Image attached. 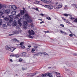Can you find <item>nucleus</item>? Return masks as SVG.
I'll return each instance as SVG.
<instances>
[{"label": "nucleus", "mask_w": 77, "mask_h": 77, "mask_svg": "<svg viewBox=\"0 0 77 77\" xmlns=\"http://www.w3.org/2000/svg\"><path fill=\"white\" fill-rule=\"evenodd\" d=\"M17 25V22L16 21H14L13 23V26L15 27Z\"/></svg>", "instance_id": "10"}, {"label": "nucleus", "mask_w": 77, "mask_h": 77, "mask_svg": "<svg viewBox=\"0 0 77 77\" xmlns=\"http://www.w3.org/2000/svg\"><path fill=\"white\" fill-rule=\"evenodd\" d=\"M22 69L23 70H26V69H27V68H22Z\"/></svg>", "instance_id": "43"}, {"label": "nucleus", "mask_w": 77, "mask_h": 77, "mask_svg": "<svg viewBox=\"0 0 77 77\" xmlns=\"http://www.w3.org/2000/svg\"><path fill=\"white\" fill-rule=\"evenodd\" d=\"M33 9H34V10H35V8H33Z\"/></svg>", "instance_id": "63"}, {"label": "nucleus", "mask_w": 77, "mask_h": 77, "mask_svg": "<svg viewBox=\"0 0 77 77\" xmlns=\"http://www.w3.org/2000/svg\"><path fill=\"white\" fill-rule=\"evenodd\" d=\"M2 24H3V23H2V20L0 19V25H2Z\"/></svg>", "instance_id": "28"}, {"label": "nucleus", "mask_w": 77, "mask_h": 77, "mask_svg": "<svg viewBox=\"0 0 77 77\" xmlns=\"http://www.w3.org/2000/svg\"><path fill=\"white\" fill-rule=\"evenodd\" d=\"M9 19H10V20H11V18H10V17H9V18H8V17H5L4 18V19L6 21H8L9 20Z\"/></svg>", "instance_id": "17"}, {"label": "nucleus", "mask_w": 77, "mask_h": 77, "mask_svg": "<svg viewBox=\"0 0 77 77\" xmlns=\"http://www.w3.org/2000/svg\"><path fill=\"white\" fill-rule=\"evenodd\" d=\"M11 48L10 49L9 51H10L11 52H13L16 48Z\"/></svg>", "instance_id": "6"}, {"label": "nucleus", "mask_w": 77, "mask_h": 77, "mask_svg": "<svg viewBox=\"0 0 77 77\" xmlns=\"http://www.w3.org/2000/svg\"><path fill=\"white\" fill-rule=\"evenodd\" d=\"M20 56L19 55L17 54L15 55V57H19Z\"/></svg>", "instance_id": "31"}, {"label": "nucleus", "mask_w": 77, "mask_h": 77, "mask_svg": "<svg viewBox=\"0 0 77 77\" xmlns=\"http://www.w3.org/2000/svg\"><path fill=\"white\" fill-rule=\"evenodd\" d=\"M35 51V49L34 48H32V53H33Z\"/></svg>", "instance_id": "26"}, {"label": "nucleus", "mask_w": 77, "mask_h": 77, "mask_svg": "<svg viewBox=\"0 0 77 77\" xmlns=\"http://www.w3.org/2000/svg\"><path fill=\"white\" fill-rule=\"evenodd\" d=\"M20 47L22 48L23 49H24L25 48V46L24 45H21Z\"/></svg>", "instance_id": "27"}, {"label": "nucleus", "mask_w": 77, "mask_h": 77, "mask_svg": "<svg viewBox=\"0 0 77 77\" xmlns=\"http://www.w3.org/2000/svg\"><path fill=\"white\" fill-rule=\"evenodd\" d=\"M43 54H44V55H47V53L45 52L43 53Z\"/></svg>", "instance_id": "45"}, {"label": "nucleus", "mask_w": 77, "mask_h": 77, "mask_svg": "<svg viewBox=\"0 0 77 77\" xmlns=\"http://www.w3.org/2000/svg\"><path fill=\"white\" fill-rule=\"evenodd\" d=\"M23 44H24V43H23V42H21L20 44V45H21H21H23Z\"/></svg>", "instance_id": "34"}, {"label": "nucleus", "mask_w": 77, "mask_h": 77, "mask_svg": "<svg viewBox=\"0 0 77 77\" xmlns=\"http://www.w3.org/2000/svg\"><path fill=\"white\" fill-rule=\"evenodd\" d=\"M72 6H74V7H75V8H77V5H76L75 4H73Z\"/></svg>", "instance_id": "29"}, {"label": "nucleus", "mask_w": 77, "mask_h": 77, "mask_svg": "<svg viewBox=\"0 0 77 77\" xmlns=\"http://www.w3.org/2000/svg\"><path fill=\"white\" fill-rule=\"evenodd\" d=\"M64 20H65V22L66 23H68V22H69L68 21L66 20H65V19H64Z\"/></svg>", "instance_id": "37"}, {"label": "nucleus", "mask_w": 77, "mask_h": 77, "mask_svg": "<svg viewBox=\"0 0 77 77\" xmlns=\"http://www.w3.org/2000/svg\"><path fill=\"white\" fill-rule=\"evenodd\" d=\"M3 15V12L0 11V16H2Z\"/></svg>", "instance_id": "33"}, {"label": "nucleus", "mask_w": 77, "mask_h": 77, "mask_svg": "<svg viewBox=\"0 0 77 77\" xmlns=\"http://www.w3.org/2000/svg\"><path fill=\"white\" fill-rule=\"evenodd\" d=\"M75 56H77V54H75Z\"/></svg>", "instance_id": "61"}, {"label": "nucleus", "mask_w": 77, "mask_h": 77, "mask_svg": "<svg viewBox=\"0 0 77 77\" xmlns=\"http://www.w3.org/2000/svg\"><path fill=\"white\" fill-rule=\"evenodd\" d=\"M11 8L12 9L15 10V9H17V8L15 5H12L11 6Z\"/></svg>", "instance_id": "13"}, {"label": "nucleus", "mask_w": 77, "mask_h": 77, "mask_svg": "<svg viewBox=\"0 0 77 77\" xmlns=\"http://www.w3.org/2000/svg\"><path fill=\"white\" fill-rule=\"evenodd\" d=\"M3 8H6V5H3Z\"/></svg>", "instance_id": "44"}, {"label": "nucleus", "mask_w": 77, "mask_h": 77, "mask_svg": "<svg viewBox=\"0 0 77 77\" xmlns=\"http://www.w3.org/2000/svg\"><path fill=\"white\" fill-rule=\"evenodd\" d=\"M69 16H70V19L71 20H73L75 19V18L72 17V15L69 14Z\"/></svg>", "instance_id": "12"}, {"label": "nucleus", "mask_w": 77, "mask_h": 77, "mask_svg": "<svg viewBox=\"0 0 77 77\" xmlns=\"http://www.w3.org/2000/svg\"><path fill=\"white\" fill-rule=\"evenodd\" d=\"M47 75V73H45L42 75V77H45L46 75Z\"/></svg>", "instance_id": "23"}, {"label": "nucleus", "mask_w": 77, "mask_h": 77, "mask_svg": "<svg viewBox=\"0 0 77 77\" xmlns=\"http://www.w3.org/2000/svg\"><path fill=\"white\" fill-rule=\"evenodd\" d=\"M63 15L64 16H65V17H68V15H69V14H64Z\"/></svg>", "instance_id": "24"}, {"label": "nucleus", "mask_w": 77, "mask_h": 77, "mask_svg": "<svg viewBox=\"0 0 77 77\" xmlns=\"http://www.w3.org/2000/svg\"><path fill=\"white\" fill-rule=\"evenodd\" d=\"M65 70H66V71H68V69H66V68H65Z\"/></svg>", "instance_id": "55"}, {"label": "nucleus", "mask_w": 77, "mask_h": 77, "mask_svg": "<svg viewBox=\"0 0 77 77\" xmlns=\"http://www.w3.org/2000/svg\"><path fill=\"white\" fill-rule=\"evenodd\" d=\"M45 8H48L49 5H45V6L43 5Z\"/></svg>", "instance_id": "32"}, {"label": "nucleus", "mask_w": 77, "mask_h": 77, "mask_svg": "<svg viewBox=\"0 0 77 77\" xmlns=\"http://www.w3.org/2000/svg\"><path fill=\"white\" fill-rule=\"evenodd\" d=\"M43 53L42 52H40V53H39L38 54H43Z\"/></svg>", "instance_id": "49"}, {"label": "nucleus", "mask_w": 77, "mask_h": 77, "mask_svg": "<svg viewBox=\"0 0 77 77\" xmlns=\"http://www.w3.org/2000/svg\"><path fill=\"white\" fill-rule=\"evenodd\" d=\"M62 7V5H60L59 3L57 2L54 6L55 9H60Z\"/></svg>", "instance_id": "4"}, {"label": "nucleus", "mask_w": 77, "mask_h": 77, "mask_svg": "<svg viewBox=\"0 0 77 77\" xmlns=\"http://www.w3.org/2000/svg\"><path fill=\"white\" fill-rule=\"evenodd\" d=\"M10 48H11V46L10 45H6L5 47V48L6 50H10Z\"/></svg>", "instance_id": "8"}, {"label": "nucleus", "mask_w": 77, "mask_h": 77, "mask_svg": "<svg viewBox=\"0 0 77 77\" xmlns=\"http://www.w3.org/2000/svg\"><path fill=\"white\" fill-rule=\"evenodd\" d=\"M12 23V22H10V20H9V23L7 24L8 26H11L12 25V23Z\"/></svg>", "instance_id": "20"}, {"label": "nucleus", "mask_w": 77, "mask_h": 77, "mask_svg": "<svg viewBox=\"0 0 77 77\" xmlns=\"http://www.w3.org/2000/svg\"><path fill=\"white\" fill-rule=\"evenodd\" d=\"M2 27L4 28V29H7V25H6L5 24H3L2 25Z\"/></svg>", "instance_id": "15"}, {"label": "nucleus", "mask_w": 77, "mask_h": 77, "mask_svg": "<svg viewBox=\"0 0 77 77\" xmlns=\"http://www.w3.org/2000/svg\"><path fill=\"white\" fill-rule=\"evenodd\" d=\"M18 17H20V14H18L15 17L16 18H18Z\"/></svg>", "instance_id": "25"}, {"label": "nucleus", "mask_w": 77, "mask_h": 77, "mask_svg": "<svg viewBox=\"0 0 77 77\" xmlns=\"http://www.w3.org/2000/svg\"><path fill=\"white\" fill-rule=\"evenodd\" d=\"M38 20H40V21H42V19H38Z\"/></svg>", "instance_id": "59"}, {"label": "nucleus", "mask_w": 77, "mask_h": 77, "mask_svg": "<svg viewBox=\"0 0 77 77\" xmlns=\"http://www.w3.org/2000/svg\"><path fill=\"white\" fill-rule=\"evenodd\" d=\"M42 23H44V21H42L40 22V24H42Z\"/></svg>", "instance_id": "46"}, {"label": "nucleus", "mask_w": 77, "mask_h": 77, "mask_svg": "<svg viewBox=\"0 0 77 77\" xmlns=\"http://www.w3.org/2000/svg\"><path fill=\"white\" fill-rule=\"evenodd\" d=\"M47 75L49 77H53V74L51 73H47Z\"/></svg>", "instance_id": "11"}, {"label": "nucleus", "mask_w": 77, "mask_h": 77, "mask_svg": "<svg viewBox=\"0 0 77 77\" xmlns=\"http://www.w3.org/2000/svg\"><path fill=\"white\" fill-rule=\"evenodd\" d=\"M23 10H21L20 11V14L21 15H23L24 14V11H25V8H23Z\"/></svg>", "instance_id": "7"}, {"label": "nucleus", "mask_w": 77, "mask_h": 77, "mask_svg": "<svg viewBox=\"0 0 77 77\" xmlns=\"http://www.w3.org/2000/svg\"><path fill=\"white\" fill-rule=\"evenodd\" d=\"M35 55H36V56H38V54H36Z\"/></svg>", "instance_id": "60"}, {"label": "nucleus", "mask_w": 77, "mask_h": 77, "mask_svg": "<svg viewBox=\"0 0 77 77\" xmlns=\"http://www.w3.org/2000/svg\"><path fill=\"white\" fill-rule=\"evenodd\" d=\"M60 32L61 33H62V34H63V35H67L66 32H63L62 30H60Z\"/></svg>", "instance_id": "18"}, {"label": "nucleus", "mask_w": 77, "mask_h": 77, "mask_svg": "<svg viewBox=\"0 0 77 77\" xmlns=\"http://www.w3.org/2000/svg\"><path fill=\"white\" fill-rule=\"evenodd\" d=\"M24 17L25 18H23V19L25 20L26 21H24L23 22V27L24 29H26L27 28V26H28V23H27V22H28V23H31L32 22V20L29 18V14H25L24 15Z\"/></svg>", "instance_id": "1"}, {"label": "nucleus", "mask_w": 77, "mask_h": 77, "mask_svg": "<svg viewBox=\"0 0 77 77\" xmlns=\"http://www.w3.org/2000/svg\"><path fill=\"white\" fill-rule=\"evenodd\" d=\"M5 12L7 14H9V13L10 12V10L7 9L5 10Z\"/></svg>", "instance_id": "9"}, {"label": "nucleus", "mask_w": 77, "mask_h": 77, "mask_svg": "<svg viewBox=\"0 0 77 77\" xmlns=\"http://www.w3.org/2000/svg\"><path fill=\"white\" fill-rule=\"evenodd\" d=\"M23 19L20 18V19L18 21V23L19 24L20 26H22V23H21V21H22Z\"/></svg>", "instance_id": "5"}, {"label": "nucleus", "mask_w": 77, "mask_h": 77, "mask_svg": "<svg viewBox=\"0 0 77 77\" xmlns=\"http://www.w3.org/2000/svg\"><path fill=\"white\" fill-rule=\"evenodd\" d=\"M2 5L0 4V9H2Z\"/></svg>", "instance_id": "39"}, {"label": "nucleus", "mask_w": 77, "mask_h": 77, "mask_svg": "<svg viewBox=\"0 0 77 77\" xmlns=\"http://www.w3.org/2000/svg\"><path fill=\"white\" fill-rule=\"evenodd\" d=\"M46 18L47 19V20H51V17H46Z\"/></svg>", "instance_id": "21"}, {"label": "nucleus", "mask_w": 77, "mask_h": 77, "mask_svg": "<svg viewBox=\"0 0 77 77\" xmlns=\"http://www.w3.org/2000/svg\"><path fill=\"white\" fill-rule=\"evenodd\" d=\"M45 33H50V32L49 31H44Z\"/></svg>", "instance_id": "47"}, {"label": "nucleus", "mask_w": 77, "mask_h": 77, "mask_svg": "<svg viewBox=\"0 0 77 77\" xmlns=\"http://www.w3.org/2000/svg\"><path fill=\"white\" fill-rule=\"evenodd\" d=\"M16 28L17 29H20V28H19V26H16Z\"/></svg>", "instance_id": "42"}, {"label": "nucleus", "mask_w": 77, "mask_h": 77, "mask_svg": "<svg viewBox=\"0 0 77 77\" xmlns=\"http://www.w3.org/2000/svg\"><path fill=\"white\" fill-rule=\"evenodd\" d=\"M39 3V2L38 1H36L35 2V3L36 4V5H38V4Z\"/></svg>", "instance_id": "30"}, {"label": "nucleus", "mask_w": 77, "mask_h": 77, "mask_svg": "<svg viewBox=\"0 0 77 77\" xmlns=\"http://www.w3.org/2000/svg\"><path fill=\"white\" fill-rule=\"evenodd\" d=\"M34 48H38V47L36 46H35Z\"/></svg>", "instance_id": "53"}, {"label": "nucleus", "mask_w": 77, "mask_h": 77, "mask_svg": "<svg viewBox=\"0 0 77 77\" xmlns=\"http://www.w3.org/2000/svg\"><path fill=\"white\" fill-rule=\"evenodd\" d=\"M27 50L28 51H29V50H30V48H27Z\"/></svg>", "instance_id": "52"}, {"label": "nucleus", "mask_w": 77, "mask_h": 77, "mask_svg": "<svg viewBox=\"0 0 77 77\" xmlns=\"http://www.w3.org/2000/svg\"><path fill=\"white\" fill-rule=\"evenodd\" d=\"M12 35H14L13 34H9V36H12Z\"/></svg>", "instance_id": "50"}, {"label": "nucleus", "mask_w": 77, "mask_h": 77, "mask_svg": "<svg viewBox=\"0 0 77 77\" xmlns=\"http://www.w3.org/2000/svg\"><path fill=\"white\" fill-rule=\"evenodd\" d=\"M31 45H29L28 46V47H29V48H30V47H31Z\"/></svg>", "instance_id": "58"}, {"label": "nucleus", "mask_w": 77, "mask_h": 77, "mask_svg": "<svg viewBox=\"0 0 77 77\" xmlns=\"http://www.w3.org/2000/svg\"><path fill=\"white\" fill-rule=\"evenodd\" d=\"M54 72V73H55V74H57V72Z\"/></svg>", "instance_id": "54"}, {"label": "nucleus", "mask_w": 77, "mask_h": 77, "mask_svg": "<svg viewBox=\"0 0 77 77\" xmlns=\"http://www.w3.org/2000/svg\"><path fill=\"white\" fill-rule=\"evenodd\" d=\"M35 11H38V8H36L35 9Z\"/></svg>", "instance_id": "51"}, {"label": "nucleus", "mask_w": 77, "mask_h": 77, "mask_svg": "<svg viewBox=\"0 0 77 77\" xmlns=\"http://www.w3.org/2000/svg\"><path fill=\"white\" fill-rule=\"evenodd\" d=\"M70 32L71 33H72V32H71L70 31Z\"/></svg>", "instance_id": "62"}, {"label": "nucleus", "mask_w": 77, "mask_h": 77, "mask_svg": "<svg viewBox=\"0 0 77 77\" xmlns=\"http://www.w3.org/2000/svg\"><path fill=\"white\" fill-rule=\"evenodd\" d=\"M48 9H50V10H51L52 9H53V8L54 7L53 6H49L48 7Z\"/></svg>", "instance_id": "16"}, {"label": "nucleus", "mask_w": 77, "mask_h": 77, "mask_svg": "<svg viewBox=\"0 0 77 77\" xmlns=\"http://www.w3.org/2000/svg\"><path fill=\"white\" fill-rule=\"evenodd\" d=\"M12 41H16L17 42H19V41L17 40L16 38H14L12 39Z\"/></svg>", "instance_id": "22"}, {"label": "nucleus", "mask_w": 77, "mask_h": 77, "mask_svg": "<svg viewBox=\"0 0 77 77\" xmlns=\"http://www.w3.org/2000/svg\"><path fill=\"white\" fill-rule=\"evenodd\" d=\"M49 2H51V3L52 2V0H49Z\"/></svg>", "instance_id": "57"}, {"label": "nucleus", "mask_w": 77, "mask_h": 77, "mask_svg": "<svg viewBox=\"0 0 77 77\" xmlns=\"http://www.w3.org/2000/svg\"><path fill=\"white\" fill-rule=\"evenodd\" d=\"M16 13V11H13L11 12V14L12 15H10L9 16V17L11 18V19L10 20V22L11 23V22H13V18H14V17H13V15H14Z\"/></svg>", "instance_id": "2"}, {"label": "nucleus", "mask_w": 77, "mask_h": 77, "mask_svg": "<svg viewBox=\"0 0 77 77\" xmlns=\"http://www.w3.org/2000/svg\"><path fill=\"white\" fill-rule=\"evenodd\" d=\"M28 32L29 35V37L30 38H32V39L33 38V37H32V36H31L30 35H34L35 32H34L33 30H31V31H30V30H29Z\"/></svg>", "instance_id": "3"}, {"label": "nucleus", "mask_w": 77, "mask_h": 77, "mask_svg": "<svg viewBox=\"0 0 77 77\" xmlns=\"http://www.w3.org/2000/svg\"><path fill=\"white\" fill-rule=\"evenodd\" d=\"M22 55L23 56H25V55H26V53L23 52L22 53Z\"/></svg>", "instance_id": "36"}, {"label": "nucleus", "mask_w": 77, "mask_h": 77, "mask_svg": "<svg viewBox=\"0 0 77 77\" xmlns=\"http://www.w3.org/2000/svg\"><path fill=\"white\" fill-rule=\"evenodd\" d=\"M64 10H66L68 9V6L67 5H65L64 8Z\"/></svg>", "instance_id": "19"}, {"label": "nucleus", "mask_w": 77, "mask_h": 77, "mask_svg": "<svg viewBox=\"0 0 77 77\" xmlns=\"http://www.w3.org/2000/svg\"><path fill=\"white\" fill-rule=\"evenodd\" d=\"M13 33H14V34H18L19 33V32H18V31H17V30H15V31H14L13 32Z\"/></svg>", "instance_id": "14"}, {"label": "nucleus", "mask_w": 77, "mask_h": 77, "mask_svg": "<svg viewBox=\"0 0 77 77\" xmlns=\"http://www.w3.org/2000/svg\"><path fill=\"white\" fill-rule=\"evenodd\" d=\"M60 26H61V27H64V25L63 24H61L60 25Z\"/></svg>", "instance_id": "41"}, {"label": "nucleus", "mask_w": 77, "mask_h": 77, "mask_svg": "<svg viewBox=\"0 0 77 77\" xmlns=\"http://www.w3.org/2000/svg\"><path fill=\"white\" fill-rule=\"evenodd\" d=\"M2 18H4V16H2Z\"/></svg>", "instance_id": "64"}, {"label": "nucleus", "mask_w": 77, "mask_h": 77, "mask_svg": "<svg viewBox=\"0 0 77 77\" xmlns=\"http://www.w3.org/2000/svg\"><path fill=\"white\" fill-rule=\"evenodd\" d=\"M22 60H23V59H21V58H20L19 59V61H22Z\"/></svg>", "instance_id": "48"}, {"label": "nucleus", "mask_w": 77, "mask_h": 77, "mask_svg": "<svg viewBox=\"0 0 77 77\" xmlns=\"http://www.w3.org/2000/svg\"><path fill=\"white\" fill-rule=\"evenodd\" d=\"M40 15H41L42 17V16H44V14H40Z\"/></svg>", "instance_id": "38"}, {"label": "nucleus", "mask_w": 77, "mask_h": 77, "mask_svg": "<svg viewBox=\"0 0 77 77\" xmlns=\"http://www.w3.org/2000/svg\"><path fill=\"white\" fill-rule=\"evenodd\" d=\"M10 60L11 62H12V59H10Z\"/></svg>", "instance_id": "56"}, {"label": "nucleus", "mask_w": 77, "mask_h": 77, "mask_svg": "<svg viewBox=\"0 0 77 77\" xmlns=\"http://www.w3.org/2000/svg\"><path fill=\"white\" fill-rule=\"evenodd\" d=\"M69 36H70V37H72V36H73V35L72 34H71L69 35Z\"/></svg>", "instance_id": "40"}, {"label": "nucleus", "mask_w": 77, "mask_h": 77, "mask_svg": "<svg viewBox=\"0 0 77 77\" xmlns=\"http://www.w3.org/2000/svg\"><path fill=\"white\" fill-rule=\"evenodd\" d=\"M74 22H76L77 23V18H76L74 20Z\"/></svg>", "instance_id": "35"}]
</instances>
